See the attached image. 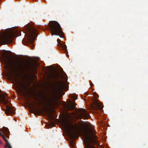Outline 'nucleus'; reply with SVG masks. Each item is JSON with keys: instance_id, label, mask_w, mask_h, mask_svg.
Wrapping results in <instances>:
<instances>
[{"instance_id": "1", "label": "nucleus", "mask_w": 148, "mask_h": 148, "mask_svg": "<svg viewBox=\"0 0 148 148\" xmlns=\"http://www.w3.org/2000/svg\"><path fill=\"white\" fill-rule=\"evenodd\" d=\"M1 56L2 60L9 70H19L27 72L32 71L31 67L24 63H21L16 65H14L11 62L10 57L5 53H3Z\"/></svg>"}, {"instance_id": "2", "label": "nucleus", "mask_w": 148, "mask_h": 148, "mask_svg": "<svg viewBox=\"0 0 148 148\" xmlns=\"http://www.w3.org/2000/svg\"><path fill=\"white\" fill-rule=\"evenodd\" d=\"M5 32L0 36V45L10 43L13 41V38L19 35L21 31L17 28L6 30Z\"/></svg>"}, {"instance_id": "3", "label": "nucleus", "mask_w": 148, "mask_h": 148, "mask_svg": "<svg viewBox=\"0 0 148 148\" xmlns=\"http://www.w3.org/2000/svg\"><path fill=\"white\" fill-rule=\"evenodd\" d=\"M26 35V41L28 43H32L35 40L37 36L38 30L35 27L32 25H28L24 27Z\"/></svg>"}, {"instance_id": "4", "label": "nucleus", "mask_w": 148, "mask_h": 148, "mask_svg": "<svg viewBox=\"0 0 148 148\" xmlns=\"http://www.w3.org/2000/svg\"><path fill=\"white\" fill-rule=\"evenodd\" d=\"M51 34L63 37L64 33L59 24L56 21H51L48 25Z\"/></svg>"}, {"instance_id": "5", "label": "nucleus", "mask_w": 148, "mask_h": 148, "mask_svg": "<svg viewBox=\"0 0 148 148\" xmlns=\"http://www.w3.org/2000/svg\"><path fill=\"white\" fill-rule=\"evenodd\" d=\"M9 133L10 132L7 127H3L2 129H0V136L3 138L6 142L5 147H7L8 148H12L7 139V138H9Z\"/></svg>"}, {"instance_id": "6", "label": "nucleus", "mask_w": 148, "mask_h": 148, "mask_svg": "<svg viewBox=\"0 0 148 148\" xmlns=\"http://www.w3.org/2000/svg\"><path fill=\"white\" fill-rule=\"evenodd\" d=\"M64 124L66 130L71 134V137H73L75 136V134L73 130L72 129L73 127L72 125H70L66 122H64Z\"/></svg>"}, {"instance_id": "7", "label": "nucleus", "mask_w": 148, "mask_h": 148, "mask_svg": "<svg viewBox=\"0 0 148 148\" xmlns=\"http://www.w3.org/2000/svg\"><path fill=\"white\" fill-rule=\"evenodd\" d=\"M78 111L79 112V116L81 118L87 119L89 117L88 113L85 109L79 108Z\"/></svg>"}, {"instance_id": "8", "label": "nucleus", "mask_w": 148, "mask_h": 148, "mask_svg": "<svg viewBox=\"0 0 148 148\" xmlns=\"http://www.w3.org/2000/svg\"><path fill=\"white\" fill-rule=\"evenodd\" d=\"M65 87L64 84L62 82L56 85L55 87V90L56 92H60L64 90Z\"/></svg>"}, {"instance_id": "9", "label": "nucleus", "mask_w": 148, "mask_h": 148, "mask_svg": "<svg viewBox=\"0 0 148 148\" xmlns=\"http://www.w3.org/2000/svg\"><path fill=\"white\" fill-rule=\"evenodd\" d=\"M93 108L96 110L98 109L101 110L103 109L102 104L96 99L94 101V106Z\"/></svg>"}, {"instance_id": "10", "label": "nucleus", "mask_w": 148, "mask_h": 148, "mask_svg": "<svg viewBox=\"0 0 148 148\" xmlns=\"http://www.w3.org/2000/svg\"><path fill=\"white\" fill-rule=\"evenodd\" d=\"M81 131L88 136L90 132L84 126L81 129Z\"/></svg>"}, {"instance_id": "11", "label": "nucleus", "mask_w": 148, "mask_h": 148, "mask_svg": "<svg viewBox=\"0 0 148 148\" xmlns=\"http://www.w3.org/2000/svg\"><path fill=\"white\" fill-rule=\"evenodd\" d=\"M14 80L16 82V84L20 88H23V84L20 82H18L16 78H14Z\"/></svg>"}, {"instance_id": "12", "label": "nucleus", "mask_w": 148, "mask_h": 148, "mask_svg": "<svg viewBox=\"0 0 148 148\" xmlns=\"http://www.w3.org/2000/svg\"><path fill=\"white\" fill-rule=\"evenodd\" d=\"M77 97L76 96H73L72 97V98L73 99V103L71 105L70 107V110H71L72 109H74L75 108V105H74V103L75 102V100L77 98Z\"/></svg>"}, {"instance_id": "13", "label": "nucleus", "mask_w": 148, "mask_h": 148, "mask_svg": "<svg viewBox=\"0 0 148 148\" xmlns=\"http://www.w3.org/2000/svg\"><path fill=\"white\" fill-rule=\"evenodd\" d=\"M85 145V148H95L94 147L90 145L88 141L87 140H86V141Z\"/></svg>"}, {"instance_id": "14", "label": "nucleus", "mask_w": 148, "mask_h": 148, "mask_svg": "<svg viewBox=\"0 0 148 148\" xmlns=\"http://www.w3.org/2000/svg\"><path fill=\"white\" fill-rule=\"evenodd\" d=\"M34 110L36 112L37 114L42 113L44 112L45 110L44 109H39L37 110L36 109H35Z\"/></svg>"}, {"instance_id": "15", "label": "nucleus", "mask_w": 148, "mask_h": 148, "mask_svg": "<svg viewBox=\"0 0 148 148\" xmlns=\"http://www.w3.org/2000/svg\"><path fill=\"white\" fill-rule=\"evenodd\" d=\"M56 103L55 101V100L53 99L51 101L50 103L49 104V106H54Z\"/></svg>"}, {"instance_id": "16", "label": "nucleus", "mask_w": 148, "mask_h": 148, "mask_svg": "<svg viewBox=\"0 0 148 148\" xmlns=\"http://www.w3.org/2000/svg\"><path fill=\"white\" fill-rule=\"evenodd\" d=\"M53 79H58V77L57 75H53Z\"/></svg>"}, {"instance_id": "17", "label": "nucleus", "mask_w": 148, "mask_h": 148, "mask_svg": "<svg viewBox=\"0 0 148 148\" xmlns=\"http://www.w3.org/2000/svg\"><path fill=\"white\" fill-rule=\"evenodd\" d=\"M34 69H35V70H36V67H37V65L36 64V63L34 64Z\"/></svg>"}, {"instance_id": "18", "label": "nucleus", "mask_w": 148, "mask_h": 148, "mask_svg": "<svg viewBox=\"0 0 148 148\" xmlns=\"http://www.w3.org/2000/svg\"><path fill=\"white\" fill-rule=\"evenodd\" d=\"M57 41L58 43H59L60 42H61V41L59 39H58L57 40Z\"/></svg>"}, {"instance_id": "19", "label": "nucleus", "mask_w": 148, "mask_h": 148, "mask_svg": "<svg viewBox=\"0 0 148 148\" xmlns=\"http://www.w3.org/2000/svg\"><path fill=\"white\" fill-rule=\"evenodd\" d=\"M90 84L91 86H92V85H93V84L91 82V83L90 82Z\"/></svg>"}, {"instance_id": "20", "label": "nucleus", "mask_w": 148, "mask_h": 148, "mask_svg": "<svg viewBox=\"0 0 148 148\" xmlns=\"http://www.w3.org/2000/svg\"><path fill=\"white\" fill-rule=\"evenodd\" d=\"M2 144V143L1 140L0 139V144Z\"/></svg>"}, {"instance_id": "21", "label": "nucleus", "mask_w": 148, "mask_h": 148, "mask_svg": "<svg viewBox=\"0 0 148 148\" xmlns=\"http://www.w3.org/2000/svg\"><path fill=\"white\" fill-rule=\"evenodd\" d=\"M70 145H71L72 146H73V143H71V144H70Z\"/></svg>"}, {"instance_id": "22", "label": "nucleus", "mask_w": 148, "mask_h": 148, "mask_svg": "<svg viewBox=\"0 0 148 148\" xmlns=\"http://www.w3.org/2000/svg\"><path fill=\"white\" fill-rule=\"evenodd\" d=\"M38 105H39V103H38Z\"/></svg>"}]
</instances>
